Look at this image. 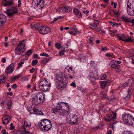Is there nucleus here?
<instances>
[{
  "instance_id": "nucleus-63",
  "label": "nucleus",
  "mask_w": 134,
  "mask_h": 134,
  "mask_svg": "<svg viewBox=\"0 0 134 134\" xmlns=\"http://www.w3.org/2000/svg\"><path fill=\"white\" fill-rule=\"evenodd\" d=\"M83 13L85 14H86L87 16L88 15V13H89V11L88 10H86V11H83Z\"/></svg>"
},
{
  "instance_id": "nucleus-56",
  "label": "nucleus",
  "mask_w": 134,
  "mask_h": 134,
  "mask_svg": "<svg viewBox=\"0 0 134 134\" xmlns=\"http://www.w3.org/2000/svg\"><path fill=\"white\" fill-rule=\"evenodd\" d=\"M80 91L82 92H86V89H84L83 88L81 87L80 88Z\"/></svg>"
},
{
  "instance_id": "nucleus-45",
  "label": "nucleus",
  "mask_w": 134,
  "mask_h": 134,
  "mask_svg": "<svg viewBox=\"0 0 134 134\" xmlns=\"http://www.w3.org/2000/svg\"><path fill=\"white\" fill-rule=\"evenodd\" d=\"M12 103L11 102H8L7 103V104L9 109H10L11 108Z\"/></svg>"
},
{
  "instance_id": "nucleus-24",
  "label": "nucleus",
  "mask_w": 134,
  "mask_h": 134,
  "mask_svg": "<svg viewBox=\"0 0 134 134\" xmlns=\"http://www.w3.org/2000/svg\"><path fill=\"white\" fill-rule=\"evenodd\" d=\"M5 117L6 118H4V120H2V122L3 124H8L9 122V120L10 118L9 116L7 115L4 116L3 118H4ZM2 120H3L2 119Z\"/></svg>"
},
{
  "instance_id": "nucleus-19",
  "label": "nucleus",
  "mask_w": 134,
  "mask_h": 134,
  "mask_svg": "<svg viewBox=\"0 0 134 134\" xmlns=\"http://www.w3.org/2000/svg\"><path fill=\"white\" fill-rule=\"evenodd\" d=\"M133 90V88L132 87H129L127 91L128 94L126 97L124 99L126 100H127L129 99L130 98L132 91Z\"/></svg>"
},
{
  "instance_id": "nucleus-41",
  "label": "nucleus",
  "mask_w": 134,
  "mask_h": 134,
  "mask_svg": "<svg viewBox=\"0 0 134 134\" xmlns=\"http://www.w3.org/2000/svg\"><path fill=\"white\" fill-rule=\"evenodd\" d=\"M38 63V60H33L32 61V65L34 66L36 65Z\"/></svg>"
},
{
  "instance_id": "nucleus-47",
  "label": "nucleus",
  "mask_w": 134,
  "mask_h": 134,
  "mask_svg": "<svg viewBox=\"0 0 134 134\" xmlns=\"http://www.w3.org/2000/svg\"><path fill=\"white\" fill-rule=\"evenodd\" d=\"M32 53V50L31 49L27 51L26 53L25 54L29 55Z\"/></svg>"
},
{
  "instance_id": "nucleus-9",
  "label": "nucleus",
  "mask_w": 134,
  "mask_h": 134,
  "mask_svg": "<svg viewBox=\"0 0 134 134\" xmlns=\"http://www.w3.org/2000/svg\"><path fill=\"white\" fill-rule=\"evenodd\" d=\"M15 134H32L31 132L26 131V129L25 126L23 125H22V128L21 130L17 131Z\"/></svg>"
},
{
  "instance_id": "nucleus-44",
  "label": "nucleus",
  "mask_w": 134,
  "mask_h": 134,
  "mask_svg": "<svg viewBox=\"0 0 134 134\" xmlns=\"http://www.w3.org/2000/svg\"><path fill=\"white\" fill-rule=\"evenodd\" d=\"M100 94L101 95H102L103 97L105 98L106 99H109V98L108 97L105 96H106V93H104L102 91L100 93Z\"/></svg>"
},
{
  "instance_id": "nucleus-43",
  "label": "nucleus",
  "mask_w": 134,
  "mask_h": 134,
  "mask_svg": "<svg viewBox=\"0 0 134 134\" xmlns=\"http://www.w3.org/2000/svg\"><path fill=\"white\" fill-rule=\"evenodd\" d=\"M55 46L56 48L59 49H60L61 47V45L60 44L57 43L55 44Z\"/></svg>"
},
{
  "instance_id": "nucleus-48",
  "label": "nucleus",
  "mask_w": 134,
  "mask_h": 134,
  "mask_svg": "<svg viewBox=\"0 0 134 134\" xmlns=\"http://www.w3.org/2000/svg\"><path fill=\"white\" fill-rule=\"evenodd\" d=\"M58 110H57V108L52 109V112L53 113H58Z\"/></svg>"
},
{
  "instance_id": "nucleus-15",
  "label": "nucleus",
  "mask_w": 134,
  "mask_h": 134,
  "mask_svg": "<svg viewBox=\"0 0 134 134\" xmlns=\"http://www.w3.org/2000/svg\"><path fill=\"white\" fill-rule=\"evenodd\" d=\"M2 3L5 6L11 5L13 3V0H3Z\"/></svg>"
},
{
  "instance_id": "nucleus-12",
  "label": "nucleus",
  "mask_w": 134,
  "mask_h": 134,
  "mask_svg": "<svg viewBox=\"0 0 134 134\" xmlns=\"http://www.w3.org/2000/svg\"><path fill=\"white\" fill-rule=\"evenodd\" d=\"M94 23L92 24H90L89 25V27L90 28L96 31H98L99 29H96L95 28L97 26V25L98 24V21L97 20H94Z\"/></svg>"
},
{
  "instance_id": "nucleus-46",
  "label": "nucleus",
  "mask_w": 134,
  "mask_h": 134,
  "mask_svg": "<svg viewBox=\"0 0 134 134\" xmlns=\"http://www.w3.org/2000/svg\"><path fill=\"white\" fill-rule=\"evenodd\" d=\"M24 63V61L20 62L18 64V66L17 67V68H20L22 67L23 66V64Z\"/></svg>"
},
{
  "instance_id": "nucleus-62",
  "label": "nucleus",
  "mask_w": 134,
  "mask_h": 134,
  "mask_svg": "<svg viewBox=\"0 0 134 134\" xmlns=\"http://www.w3.org/2000/svg\"><path fill=\"white\" fill-rule=\"evenodd\" d=\"M35 68H32V69H31L29 71L30 73H32L34 72V71H35Z\"/></svg>"
},
{
  "instance_id": "nucleus-4",
  "label": "nucleus",
  "mask_w": 134,
  "mask_h": 134,
  "mask_svg": "<svg viewBox=\"0 0 134 134\" xmlns=\"http://www.w3.org/2000/svg\"><path fill=\"white\" fill-rule=\"evenodd\" d=\"M38 31L40 34L43 35L47 34L50 31L49 28L43 26H41L40 28L38 29Z\"/></svg>"
},
{
  "instance_id": "nucleus-16",
  "label": "nucleus",
  "mask_w": 134,
  "mask_h": 134,
  "mask_svg": "<svg viewBox=\"0 0 134 134\" xmlns=\"http://www.w3.org/2000/svg\"><path fill=\"white\" fill-rule=\"evenodd\" d=\"M128 119L127 120L129 121L128 123V125H132L134 124V119L132 116L129 114H128Z\"/></svg>"
},
{
  "instance_id": "nucleus-32",
  "label": "nucleus",
  "mask_w": 134,
  "mask_h": 134,
  "mask_svg": "<svg viewBox=\"0 0 134 134\" xmlns=\"http://www.w3.org/2000/svg\"><path fill=\"white\" fill-rule=\"evenodd\" d=\"M19 48L21 49V50H22L23 49H24L25 48V44L23 45V43L20 42L17 47L16 48Z\"/></svg>"
},
{
  "instance_id": "nucleus-38",
  "label": "nucleus",
  "mask_w": 134,
  "mask_h": 134,
  "mask_svg": "<svg viewBox=\"0 0 134 134\" xmlns=\"http://www.w3.org/2000/svg\"><path fill=\"white\" fill-rule=\"evenodd\" d=\"M24 125L27 127H28L30 126L31 124L30 122H27L25 121L24 122Z\"/></svg>"
},
{
  "instance_id": "nucleus-18",
  "label": "nucleus",
  "mask_w": 134,
  "mask_h": 134,
  "mask_svg": "<svg viewBox=\"0 0 134 134\" xmlns=\"http://www.w3.org/2000/svg\"><path fill=\"white\" fill-rule=\"evenodd\" d=\"M128 114H124L122 116V120L124 122V123L128 125V123L129 121L127 120L128 117Z\"/></svg>"
},
{
  "instance_id": "nucleus-25",
  "label": "nucleus",
  "mask_w": 134,
  "mask_h": 134,
  "mask_svg": "<svg viewBox=\"0 0 134 134\" xmlns=\"http://www.w3.org/2000/svg\"><path fill=\"white\" fill-rule=\"evenodd\" d=\"M62 11L63 12H70L72 10V9L69 6L62 7Z\"/></svg>"
},
{
  "instance_id": "nucleus-13",
  "label": "nucleus",
  "mask_w": 134,
  "mask_h": 134,
  "mask_svg": "<svg viewBox=\"0 0 134 134\" xmlns=\"http://www.w3.org/2000/svg\"><path fill=\"white\" fill-rule=\"evenodd\" d=\"M14 67V64L13 63H12L7 68L5 72L8 74L11 73L13 71Z\"/></svg>"
},
{
  "instance_id": "nucleus-57",
  "label": "nucleus",
  "mask_w": 134,
  "mask_h": 134,
  "mask_svg": "<svg viewBox=\"0 0 134 134\" xmlns=\"http://www.w3.org/2000/svg\"><path fill=\"white\" fill-rule=\"evenodd\" d=\"M125 133V134H133L132 132L130 131H125L124 132Z\"/></svg>"
},
{
  "instance_id": "nucleus-36",
  "label": "nucleus",
  "mask_w": 134,
  "mask_h": 134,
  "mask_svg": "<svg viewBox=\"0 0 134 134\" xmlns=\"http://www.w3.org/2000/svg\"><path fill=\"white\" fill-rule=\"evenodd\" d=\"M39 23H37L35 24L34 25V27L36 29H37L38 31L39 28H40L41 26Z\"/></svg>"
},
{
  "instance_id": "nucleus-10",
  "label": "nucleus",
  "mask_w": 134,
  "mask_h": 134,
  "mask_svg": "<svg viewBox=\"0 0 134 134\" xmlns=\"http://www.w3.org/2000/svg\"><path fill=\"white\" fill-rule=\"evenodd\" d=\"M69 124L73 125L76 124L77 121V117L76 115H70Z\"/></svg>"
},
{
  "instance_id": "nucleus-53",
  "label": "nucleus",
  "mask_w": 134,
  "mask_h": 134,
  "mask_svg": "<svg viewBox=\"0 0 134 134\" xmlns=\"http://www.w3.org/2000/svg\"><path fill=\"white\" fill-rule=\"evenodd\" d=\"M66 51L65 50L63 49V50H62V51H60L59 52V55H63L64 54V52Z\"/></svg>"
},
{
  "instance_id": "nucleus-23",
  "label": "nucleus",
  "mask_w": 134,
  "mask_h": 134,
  "mask_svg": "<svg viewBox=\"0 0 134 134\" xmlns=\"http://www.w3.org/2000/svg\"><path fill=\"white\" fill-rule=\"evenodd\" d=\"M24 52V50H21V49L19 48H16L15 49V54L17 55H20L23 53Z\"/></svg>"
},
{
  "instance_id": "nucleus-7",
  "label": "nucleus",
  "mask_w": 134,
  "mask_h": 134,
  "mask_svg": "<svg viewBox=\"0 0 134 134\" xmlns=\"http://www.w3.org/2000/svg\"><path fill=\"white\" fill-rule=\"evenodd\" d=\"M116 113L112 112L110 114H109L107 118H104L105 120L108 122L114 120L116 118Z\"/></svg>"
},
{
  "instance_id": "nucleus-21",
  "label": "nucleus",
  "mask_w": 134,
  "mask_h": 134,
  "mask_svg": "<svg viewBox=\"0 0 134 134\" xmlns=\"http://www.w3.org/2000/svg\"><path fill=\"white\" fill-rule=\"evenodd\" d=\"M127 7L130 8H132L134 9V0H128L127 2Z\"/></svg>"
},
{
  "instance_id": "nucleus-37",
  "label": "nucleus",
  "mask_w": 134,
  "mask_h": 134,
  "mask_svg": "<svg viewBox=\"0 0 134 134\" xmlns=\"http://www.w3.org/2000/svg\"><path fill=\"white\" fill-rule=\"evenodd\" d=\"M122 19L126 22H129L130 21V20L128 19L127 17L123 16L122 17Z\"/></svg>"
},
{
  "instance_id": "nucleus-34",
  "label": "nucleus",
  "mask_w": 134,
  "mask_h": 134,
  "mask_svg": "<svg viewBox=\"0 0 134 134\" xmlns=\"http://www.w3.org/2000/svg\"><path fill=\"white\" fill-rule=\"evenodd\" d=\"M50 60V58H46L43 59L42 61L41 62L43 64H46Z\"/></svg>"
},
{
  "instance_id": "nucleus-2",
  "label": "nucleus",
  "mask_w": 134,
  "mask_h": 134,
  "mask_svg": "<svg viewBox=\"0 0 134 134\" xmlns=\"http://www.w3.org/2000/svg\"><path fill=\"white\" fill-rule=\"evenodd\" d=\"M46 80V79H43L39 83V87L43 91H46L48 90L51 86V84Z\"/></svg>"
},
{
  "instance_id": "nucleus-3",
  "label": "nucleus",
  "mask_w": 134,
  "mask_h": 134,
  "mask_svg": "<svg viewBox=\"0 0 134 134\" xmlns=\"http://www.w3.org/2000/svg\"><path fill=\"white\" fill-rule=\"evenodd\" d=\"M31 4L32 7L37 10L41 9L44 5V1L43 0H33Z\"/></svg>"
},
{
  "instance_id": "nucleus-50",
  "label": "nucleus",
  "mask_w": 134,
  "mask_h": 134,
  "mask_svg": "<svg viewBox=\"0 0 134 134\" xmlns=\"http://www.w3.org/2000/svg\"><path fill=\"white\" fill-rule=\"evenodd\" d=\"M41 56H45L46 57H49V55L47 53H41L40 54Z\"/></svg>"
},
{
  "instance_id": "nucleus-1",
  "label": "nucleus",
  "mask_w": 134,
  "mask_h": 134,
  "mask_svg": "<svg viewBox=\"0 0 134 134\" xmlns=\"http://www.w3.org/2000/svg\"><path fill=\"white\" fill-rule=\"evenodd\" d=\"M39 126L41 130L46 131L51 129L52 125L50 120L45 119L42 120L40 122Z\"/></svg>"
},
{
  "instance_id": "nucleus-5",
  "label": "nucleus",
  "mask_w": 134,
  "mask_h": 134,
  "mask_svg": "<svg viewBox=\"0 0 134 134\" xmlns=\"http://www.w3.org/2000/svg\"><path fill=\"white\" fill-rule=\"evenodd\" d=\"M6 12L7 15L9 16H12L15 13H17V10L14 7H11L8 9Z\"/></svg>"
},
{
  "instance_id": "nucleus-55",
  "label": "nucleus",
  "mask_w": 134,
  "mask_h": 134,
  "mask_svg": "<svg viewBox=\"0 0 134 134\" xmlns=\"http://www.w3.org/2000/svg\"><path fill=\"white\" fill-rule=\"evenodd\" d=\"M6 130L5 129L2 130L1 132L2 134H8V132H6Z\"/></svg>"
},
{
  "instance_id": "nucleus-40",
  "label": "nucleus",
  "mask_w": 134,
  "mask_h": 134,
  "mask_svg": "<svg viewBox=\"0 0 134 134\" xmlns=\"http://www.w3.org/2000/svg\"><path fill=\"white\" fill-rule=\"evenodd\" d=\"M128 53L132 56H134V50L131 49L128 51Z\"/></svg>"
},
{
  "instance_id": "nucleus-20",
  "label": "nucleus",
  "mask_w": 134,
  "mask_h": 134,
  "mask_svg": "<svg viewBox=\"0 0 134 134\" xmlns=\"http://www.w3.org/2000/svg\"><path fill=\"white\" fill-rule=\"evenodd\" d=\"M6 18L3 14H0V24L4 25L6 21Z\"/></svg>"
},
{
  "instance_id": "nucleus-51",
  "label": "nucleus",
  "mask_w": 134,
  "mask_h": 134,
  "mask_svg": "<svg viewBox=\"0 0 134 134\" xmlns=\"http://www.w3.org/2000/svg\"><path fill=\"white\" fill-rule=\"evenodd\" d=\"M60 18V17H58L57 18H54L53 20L51 21V23L52 24L54 23L55 21H57L58 19H59Z\"/></svg>"
},
{
  "instance_id": "nucleus-8",
  "label": "nucleus",
  "mask_w": 134,
  "mask_h": 134,
  "mask_svg": "<svg viewBox=\"0 0 134 134\" xmlns=\"http://www.w3.org/2000/svg\"><path fill=\"white\" fill-rule=\"evenodd\" d=\"M65 78V75L63 72H59L58 74H57L55 77V82H58L60 81H63Z\"/></svg>"
},
{
  "instance_id": "nucleus-11",
  "label": "nucleus",
  "mask_w": 134,
  "mask_h": 134,
  "mask_svg": "<svg viewBox=\"0 0 134 134\" xmlns=\"http://www.w3.org/2000/svg\"><path fill=\"white\" fill-rule=\"evenodd\" d=\"M37 98L40 101L43 102L45 99V94L43 93H37L36 96Z\"/></svg>"
},
{
  "instance_id": "nucleus-60",
  "label": "nucleus",
  "mask_w": 134,
  "mask_h": 134,
  "mask_svg": "<svg viewBox=\"0 0 134 134\" xmlns=\"http://www.w3.org/2000/svg\"><path fill=\"white\" fill-rule=\"evenodd\" d=\"M17 85L15 84H14L12 86V88L14 89L16 88H17Z\"/></svg>"
},
{
  "instance_id": "nucleus-49",
  "label": "nucleus",
  "mask_w": 134,
  "mask_h": 134,
  "mask_svg": "<svg viewBox=\"0 0 134 134\" xmlns=\"http://www.w3.org/2000/svg\"><path fill=\"white\" fill-rule=\"evenodd\" d=\"M29 79L25 77H23L21 79V80L23 81H27Z\"/></svg>"
},
{
  "instance_id": "nucleus-17",
  "label": "nucleus",
  "mask_w": 134,
  "mask_h": 134,
  "mask_svg": "<svg viewBox=\"0 0 134 134\" xmlns=\"http://www.w3.org/2000/svg\"><path fill=\"white\" fill-rule=\"evenodd\" d=\"M97 74L92 72H90L88 75V77L91 80V81H92V80H95L98 79L96 77V76Z\"/></svg>"
},
{
  "instance_id": "nucleus-39",
  "label": "nucleus",
  "mask_w": 134,
  "mask_h": 134,
  "mask_svg": "<svg viewBox=\"0 0 134 134\" xmlns=\"http://www.w3.org/2000/svg\"><path fill=\"white\" fill-rule=\"evenodd\" d=\"M106 76L105 74H101L100 76V79L101 80H103L106 79Z\"/></svg>"
},
{
  "instance_id": "nucleus-64",
  "label": "nucleus",
  "mask_w": 134,
  "mask_h": 134,
  "mask_svg": "<svg viewBox=\"0 0 134 134\" xmlns=\"http://www.w3.org/2000/svg\"><path fill=\"white\" fill-rule=\"evenodd\" d=\"M130 22L132 23V26H134V18L132 19V20Z\"/></svg>"
},
{
  "instance_id": "nucleus-31",
  "label": "nucleus",
  "mask_w": 134,
  "mask_h": 134,
  "mask_svg": "<svg viewBox=\"0 0 134 134\" xmlns=\"http://www.w3.org/2000/svg\"><path fill=\"white\" fill-rule=\"evenodd\" d=\"M113 69L117 72H120L121 70V69L120 66L117 65L115 66Z\"/></svg>"
},
{
  "instance_id": "nucleus-35",
  "label": "nucleus",
  "mask_w": 134,
  "mask_h": 134,
  "mask_svg": "<svg viewBox=\"0 0 134 134\" xmlns=\"http://www.w3.org/2000/svg\"><path fill=\"white\" fill-rule=\"evenodd\" d=\"M33 110L34 114L38 115L40 114V113H39V111L38 109H37L35 107H34L33 108Z\"/></svg>"
},
{
  "instance_id": "nucleus-22",
  "label": "nucleus",
  "mask_w": 134,
  "mask_h": 134,
  "mask_svg": "<svg viewBox=\"0 0 134 134\" xmlns=\"http://www.w3.org/2000/svg\"><path fill=\"white\" fill-rule=\"evenodd\" d=\"M73 12L76 16L78 18H80L82 17V15L79 11L77 9L75 8L73 9Z\"/></svg>"
},
{
  "instance_id": "nucleus-61",
  "label": "nucleus",
  "mask_w": 134,
  "mask_h": 134,
  "mask_svg": "<svg viewBox=\"0 0 134 134\" xmlns=\"http://www.w3.org/2000/svg\"><path fill=\"white\" fill-rule=\"evenodd\" d=\"M62 7L61 8H59L58 9H57L56 10V12H61V10H62Z\"/></svg>"
},
{
  "instance_id": "nucleus-14",
  "label": "nucleus",
  "mask_w": 134,
  "mask_h": 134,
  "mask_svg": "<svg viewBox=\"0 0 134 134\" xmlns=\"http://www.w3.org/2000/svg\"><path fill=\"white\" fill-rule=\"evenodd\" d=\"M56 85H57L58 88L60 89L62 88L65 87L66 86V83L63 81H60L58 82H56Z\"/></svg>"
},
{
  "instance_id": "nucleus-33",
  "label": "nucleus",
  "mask_w": 134,
  "mask_h": 134,
  "mask_svg": "<svg viewBox=\"0 0 134 134\" xmlns=\"http://www.w3.org/2000/svg\"><path fill=\"white\" fill-rule=\"evenodd\" d=\"M77 30L74 28H73L71 29V31H70L69 33L70 34L75 35L77 33Z\"/></svg>"
},
{
  "instance_id": "nucleus-28",
  "label": "nucleus",
  "mask_w": 134,
  "mask_h": 134,
  "mask_svg": "<svg viewBox=\"0 0 134 134\" xmlns=\"http://www.w3.org/2000/svg\"><path fill=\"white\" fill-rule=\"evenodd\" d=\"M6 77L4 75H1L0 76V84L6 81Z\"/></svg>"
},
{
  "instance_id": "nucleus-6",
  "label": "nucleus",
  "mask_w": 134,
  "mask_h": 134,
  "mask_svg": "<svg viewBox=\"0 0 134 134\" xmlns=\"http://www.w3.org/2000/svg\"><path fill=\"white\" fill-rule=\"evenodd\" d=\"M67 104V103L62 102L58 103L56 107L57 110H60L62 109H65V108L67 107L69 109V108L67 107V105H68Z\"/></svg>"
},
{
  "instance_id": "nucleus-27",
  "label": "nucleus",
  "mask_w": 134,
  "mask_h": 134,
  "mask_svg": "<svg viewBox=\"0 0 134 134\" xmlns=\"http://www.w3.org/2000/svg\"><path fill=\"white\" fill-rule=\"evenodd\" d=\"M127 10L129 15H134V9H131L128 7H127Z\"/></svg>"
},
{
  "instance_id": "nucleus-52",
  "label": "nucleus",
  "mask_w": 134,
  "mask_h": 134,
  "mask_svg": "<svg viewBox=\"0 0 134 134\" xmlns=\"http://www.w3.org/2000/svg\"><path fill=\"white\" fill-rule=\"evenodd\" d=\"M125 41L127 42H131L132 41V40L131 38H129L126 40L125 39Z\"/></svg>"
},
{
  "instance_id": "nucleus-42",
  "label": "nucleus",
  "mask_w": 134,
  "mask_h": 134,
  "mask_svg": "<svg viewBox=\"0 0 134 134\" xmlns=\"http://www.w3.org/2000/svg\"><path fill=\"white\" fill-rule=\"evenodd\" d=\"M72 71H73L72 72V74L71 75H69V77L71 79H73L75 77V76L74 75V74L75 73L74 70H72Z\"/></svg>"
},
{
  "instance_id": "nucleus-26",
  "label": "nucleus",
  "mask_w": 134,
  "mask_h": 134,
  "mask_svg": "<svg viewBox=\"0 0 134 134\" xmlns=\"http://www.w3.org/2000/svg\"><path fill=\"white\" fill-rule=\"evenodd\" d=\"M65 109H62L58 111V114L62 116H64L68 112V111L65 110Z\"/></svg>"
},
{
  "instance_id": "nucleus-30",
  "label": "nucleus",
  "mask_w": 134,
  "mask_h": 134,
  "mask_svg": "<svg viewBox=\"0 0 134 134\" xmlns=\"http://www.w3.org/2000/svg\"><path fill=\"white\" fill-rule=\"evenodd\" d=\"M115 62V60H113L111 61L109 63V65L110 67L113 69L116 65Z\"/></svg>"
},
{
  "instance_id": "nucleus-59",
  "label": "nucleus",
  "mask_w": 134,
  "mask_h": 134,
  "mask_svg": "<svg viewBox=\"0 0 134 134\" xmlns=\"http://www.w3.org/2000/svg\"><path fill=\"white\" fill-rule=\"evenodd\" d=\"M70 85L72 86H73L74 87H75L76 86V85L75 84V83L74 82H73L71 83Z\"/></svg>"
},
{
  "instance_id": "nucleus-29",
  "label": "nucleus",
  "mask_w": 134,
  "mask_h": 134,
  "mask_svg": "<svg viewBox=\"0 0 134 134\" xmlns=\"http://www.w3.org/2000/svg\"><path fill=\"white\" fill-rule=\"evenodd\" d=\"M101 83L100 86L102 88H104L106 86L108 82V81H100V83Z\"/></svg>"
},
{
  "instance_id": "nucleus-54",
  "label": "nucleus",
  "mask_w": 134,
  "mask_h": 134,
  "mask_svg": "<svg viewBox=\"0 0 134 134\" xmlns=\"http://www.w3.org/2000/svg\"><path fill=\"white\" fill-rule=\"evenodd\" d=\"M14 126L13 125V123H11L10 124V127L9 129L11 130H12L14 129Z\"/></svg>"
},
{
  "instance_id": "nucleus-58",
  "label": "nucleus",
  "mask_w": 134,
  "mask_h": 134,
  "mask_svg": "<svg viewBox=\"0 0 134 134\" xmlns=\"http://www.w3.org/2000/svg\"><path fill=\"white\" fill-rule=\"evenodd\" d=\"M129 84V83H128V82H126L123 84L122 86L123 87H127V86H128Z\"/></svg>"
}]
</instances>
